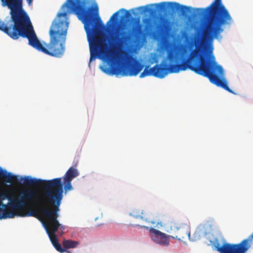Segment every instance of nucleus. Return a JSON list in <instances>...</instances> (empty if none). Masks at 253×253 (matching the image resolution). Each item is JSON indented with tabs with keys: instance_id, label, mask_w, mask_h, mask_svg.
I'll use <instances>...</instances> for the list:
<instances>
[{
	"instance_id": "1",
	"label": "nucleus",
	"mask_w": 253,
	"mask_h": 253,
	"mask_svg": "<svg viewBox=\"0 0 253 253\" xmlns=\"http://www.w3.org/2000/svg\"><path fill=\"white\" fill-rule=\"evenodd\" d=\"M195 10L205 20L202 29L198 33V38L195 41V49L192 50L188 56V52L184 47H176L167 52V58L169 64L164 61L160 65H155L152 68L146 66L139 77L146 76L163 78L168 73H177L187 69L197 74L208 78L210 82L221 87L229 92H233L228 86L224 78V70L217 64L213 56L208 59L204 56V51L211 54L213 50L214 39L220 40L223 32V26L230 25L233 19L229 11L222 3V0L214 1L206 8H196Z\"/></svg>"
},
{
	"instance_id": "2",
	"label": "nucleus",
	"mask_w": 253,
	"mask_h": 253,
	"mask_svg": "<svg viewBox=\"0 0 253 253\" xmlns=\"http://www.w3.org/2000/svg\"><path fill=\"white\" fill-rule=\"evenodd\" d=\"M66 6L68 10L75 14L84 24L89 43L90 56L89 63L97 56L100 59L110 60L112 56V50L117 46L125 45L130 39V31H125L124 27L116 31L111 37L112 49L105 38L100 25L96 22L92 7L88 0H67ZM90 63H89V65Z\"/></svg>"
},
{
	"instance_id": "3",
	"label": "nucleus",
	"mask_w": 253,
	"mask_h": 253,
	"mask_svg": "<svg viewBox=\"0 0 253 253\" xmlns=\"http://www.w3.org/2000/svg\"><path fill=\"white\" fill-rule=\"evenodd\" d=\"M63 192L61 178H58L49 189L42 192L39 200L34 201L36 205L40 206V213L44 221L43 225L53 246L57 251L62 253L65 250L61 248L55 233L60 225L57 220L58 212L60 211Z\"/></svg>"
},
{
	"instance_id": "4",
	"label": "nucleus",
	"mask_w": 253,
	"mask_h": 253,
	"mask_svg": "<svg viewBox=\"0 0 253 253\" xmlns=\"http://www.w3.org/2000/svg\"><path fill=\"white\" fill-rule=\"evenodd\" d=\"M37 197V192L29 189L23 191L19 197L12 196L6 193H0V219L13 218L16 210L26 205V202H32Z\"/></svg>"
},
{
	"instance_id": "5",
	"label": "nucleus",
	"mask_w": 253,
	"mask_h": 253,
	"mask_svg": "<svg viewBox=\"0 0 253 253\" xmlns=\"http://www.w3.org/2000/svg\"><path fill=\"white\" fill-rule=\"evenodd\" d=\"M144 65L135 58L129 56L127 62L122 65L112 64L108 68L103 69L102 67L101 69L104 73L110 75L135 76L140 73Z\"/></svg>"
},
{
	"instance_id": "6",
	"label": "nucleus",
	"mask_w": 253,
	"mask_h": 253,
	"mask_svg": "<svg viewBox=\"0 0 253 253\" xmlns=\"http://www.w3.org/2000/svg\"><path fill=\"white\" fill-rule=\"evenodd\" d=\"M253 239V233L248 239L243 240L238 244L223 243L221 245L217 243L215 247L220 253H246L251 247V242Z\"/></svg>"
},
{
	"instance_id": "7",
	"label": "nucleus",
	"mask_w": 253,
	"mask_h": 253,
	"mask_svg": "<svg viewBox=\"0 0 253 253\" xmlns=\"http://www.w3.org/2000/svg\"><path fill=\"white\" fill-rule=\"evenodd\" d=\"M157 9L160 13L166 14L170 11V13L173 14L178 11L182 15H186L188 13H191L192 7L184 5H180L175 2H161L155 4Z\"/></svg>"
},
{
	"instance_id": "8",
	"label": "nucleus",
	"mask_w": 253,
	"mask_h": 253,
	"mask_svg": "<svg viewBox=\"0 0 253 253\" xmlns=\"http://www.w3.org/2000/svg\"><path fill=\"white\" fill-rule=\"evenodd\" d=\"M202 230V229L198 228L193 234L194 237L191 238L189 227L185 224H182L178 229H177L175 234L170 235V238L182 241L187 236L190 240L195 241L201 239V236L203 234Z\"/></svg>"
},
{
	"instance_id": "9",
	"label": "nucleus",
	"mask_w": 253,
	"mask_h": 253,
	"mask_svg": "<svg viewBox=\"0 0 253 253\" xmlns=\"http://www.w3.org/2000/svg\"><path fill=\"white\" fill-rule=\"evenodd\" d=\"M135 226H139L141 228L149 230L150 238L156 243L164 246H168L169 245V239L170 235H167L166 234L152 227L149 228L148 226L139 224H136Z\"/></svg>"
},
{
	"instance_id": "10",
	"label": "nucleus",
	"mask_w": 253,
	"mask_h": 253,
	"mask_svg": "<svg viewBox=\"0 0 253 253\" xmlns=\"http://www.w3.org/2000/svg\"><path fill=\"white\" fill-rule=\"evenodd\" d=\"M58 179V178H54L51 180H42L32 178L30 176H27L23 178L24 184L26 185L34 186L39 185L41 186L42 192L46 191L52 186L54 183Z\"/></svg>"
},
{
	"instance_id": "11",
	"label": "nucleus",
	"mask_w": 253,
	"mask_h": 253,
	"mask_svg": "<svg viewBox=\"0 0 253 253\" xmlns=\"http://www.w3.org/2000/svg\"><path fill=\"white\" fill-rule=\"evenodd\" d=\"M38 195L37 194V197L36 198H34L33 199L32 202H28L30 203L36 205V204L34 203V201H36L37 200L38 201L40 199L39 198H38ZM28 202H26V203ZM39 206L40 208V206L39 205H37ZM25 207V206L22 208L20 210H16V215L21 216V217H25V216H33L39 219H42V216L41 215L40 213V209L39 211L37 210H32L29 211L28 212H26L25 210H24L23 209Z\"/></svg>"
},
{
	"instance_id": "12",
	"label": "nucleus",
	"mask_w": 253,
	"mask_h": 253,
	"mask_svg": "<svg viewBox=\"0 0 253 253\" xmlns=\"http://www.w3.org/2000/svg\"><path fill=\"white\" fill-rule=\"evenodd\" d=\"M2 178H5L7 182H16L20 183L23 180V177H19L18 175L12 174L10 172H7L5 170L0 168V180Z\"/></svg>"
},
{
	"instance_id": "13",
	"label": "nucleus",
	"mask_w": 253,
	"mask_h": 253,
	"mask_svg": "<svg viewBox=\"0 0 253 253\" xmlns=\"http://www.w3.org/2000/svg\"><path fill=\"white\" fill-rule=\"evenodd\" d=\"M181 225L182 224L176 220L171 219L165 224V227L166 231L172 235L175 233L177 229H178Z\"/></svg>"
},
{
	"instance_id": "14",
	"label": "nucleus",
	"mask_w": 253,
	"mask_h": 253,
	"mask_svg": "<svg viewBox=\"0 0 253 253\" xmlns=\"http://www.w3.org/2000/svg\"><path fill=\"white\" fill-rule=\"evenodd\" d=\"M129 215L135 218L140 219L146 222H148L147 219L145 218L146 213L145 211L140 208H135L133 209L129 213Z\"/></svg>"
},
{
	"instance_id": "15",
	"label": "nucleus",
	"mask_w": 253,
	"mask_h": 253,
	"mask_svg": "<svg viewBox=\"0 0 253 253\" xmlns=\"http://www.w3.org/2000/svg\"><path fill=\"white\" fill-rule=\"evenodd\" d=\"M79 175L78 170L73 168H70L66 171L65 175L63 176V180L71 181L76 177Z\"/></svg>"
},
{
	"instance_id": "16",
	"label": "nucleus",
	"mask_w": 253,
	"mask_h": 253,
	"mask_svg": "<svg viewBox=\"0 0 253 253\" xmlns=\"http://www.w3.org/2000/svg\"><path fill=\"white\" fill-rule=\"evenodd\" d=\"M163 25L160 27L159 29V34L164 35L169 32L171 28V24L167 19H163Z\"/></svg>"
},
{
	"instance_id": "17",
	"label": "nucleus",
	"mask_w": 253,
	"mask_h": 253,
	"mask_svg": "<svg viewBox=\"0 0 253 253\" xmlns=\"http://www.w3.org/2000/svg\"><path fill=\"white\" fill-rule=\"evenodd\" d=\"M62 244L64 247L63 249L65 250L64 252H66V249L76 248L79 244V242L72 241L71 240H65L63 241ZM61 248L63 249L62 247Z\"/></svg>"
},
{
	"instance_id": "18",
	"label": "nucleus",
	"mask_w": 253,
	"mask_h": 253,
	"mask_svg": "<svg viewBox=\"0 0 253 253\" xmlns=\"http://www.w3.org/2000/svg\"><path fill=\"white\" fill-rule=\"evenodd\" d=\"M120 11L125 12L124 15L122 17V18L124 17H129L131 16V14L126 9L124 8H121L119 11L115 12L112 16L111 17L110 20L108 21L109 22L110 21H115L116 20L119 16V14Z\"/></svg>"
},
{
	"instance_id": "19",
	"label": "nucleus",
	"mask_w": 253,
	"mask_h": 253,
	"mask_svg": "<svg viewBox=\"0 0 253 253\" xmlns=\"http://www.w3.org/2000/svg\"><path fill=\"white\" fill-rule=\"evenodd\" d=\"M153 5V4L147 5L146 6H140L138 8L142 9L143 12H149L150 13H153L154 12V10L149 7V6Z\"/></svg>"
},
{
	"instance_id": "20",
	"label": "nucleus",
	"mask_w": 253,
	"mask_h": 253,
	"mask_svg": "<svg viewBox=\"0 0 253 253\" xmlns=\"http://www.w3.org/2000/svg\"><path fill=\"white\" fill-rule=\"evenodd\" d=\"M64 180V190L65 192H67L70 191L73 189L72 186L71 185V181L69 180Z\"/></svg>"
},
{
	"instance_id": "21",
	"label": "nucleus",
	"mask_w": 253,
	"mask_h": 253,
	"mask_svg": "<svg viewBox=\"0 0 253 253\" xmlns=\"http://www.w3.org/2000/svg\"><path fill=\"white\" fill-rule=\"evenodd\" d=\"M143 22L144 23L146 24L145 29L148 30L150 28V20L149 18H145L143 19Z\"/></svg>"
},
{
	"instance_id": "22",
	"label": "nucleus",
	"mask_w": 253,
	"mask_h": 253,
	"mask_svg": "<svg viewBox=\"0 0 253 253\" xmlns=\"http://www.w3.org/2000/svg\"><path fill=\"white\" fill-rule=\"evenodd\" d=\"M67 15V13L66 12L59 13L57 14V16L59 17V18H60L61 17H66Z\"/></svg>"
},
{
	"instance_id": "23",
	"label": "nucleus",
	"mask_w": 253,
	"mask_h": 253,
	"mask_svg": "<svg viewBox=\"0 0 253 253\" xmlns=\"http://www.w3.org/2000/svg\"><path fill=\"white\" fill-rule=\"evenodd\" d=\"M59 228L60 229H61L62 231H63L65 229V227L64 226L62 225L61 224H60V225L59 227H58V229Z\"/></svg>"
},
{
	"instance_id": "24",
	"label": "nucleus",
	"mask_w": 253,
	"mask_h": 253,
	"mask_svg": "<svg viewBox=\"0 0 253 253\" xmlns=\"http://www.w3.org/2000/svg\"><path fill=\"white\" fill-rule=\"evenodd\" d=\"M141 27L140 25H139L138 27L135 29V32L138 33L139 31V28Z\"/></svg>"
},
{
	"instance_id": "25",
	"label": "nucleus",
	"mask_w": 253,
	"mask_h": 253,
	"mask_svg": "<svg viewBox=\"0 0 253 253\" xmlns=\"http://www.w3.org/2000/svg\"><path fill=\"white\" fill-rule=\"evenodd\" d=\"M32 0H27L28 3L30 4L31 3V2H32Z\"/></svg>"
}]
</instances>
